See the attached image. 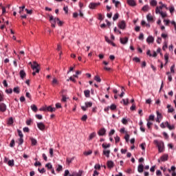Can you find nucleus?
<instances>
[{
    "mask_svg": "<svg viewBox=\"0 0 176 176\" xmlns=\"http://www.w3.org/2000/svg\"><path fill=\"white\" fill-rule=\"evenodd\" d=\"M25 12H27L28 14H32V10H28V9H25Z\"/></svg>",
    "mask_w": 176,
    "mask_h": 176,
    "instance_id": "4d7b16f0",
    "label": "nucleus"
},
{
    "mask_svg": "<svg viewBox=\"0 0 176 176\" xmlns=\"http://www.w3.org/2000/svg\"><path fill=\"white\" fill-rule=\"evenodd\" d=\"M164 60L166 61L165 65L168 63V54H164Z\"/></svg>",
    "mask_w": 176,
    "mask_h": 176,
    "instance_id": "c9c22d12",
    "label": "nucleus"
},
{
    "mask_svg": "<svg viewBox=\"0 0 176 176\" xmlns=\"http://www.w3.org/2000/svg\"><path fill=\"white\" fill-rule=\"evenodd\" d=\"M69 98H66L65 95H62V102H67V100H68Z\"/></svg>",
    "mask_w": 176,
    "mask_h": 176,
    "instance_id": "4c0bfd02",
    "label": "nucleus"
},
{
    "mask_svg": "<svg viewBox=\"0 0 176 176\" xmlns=\"http://www.w3.org/2000/svg\"><path fill=\"white\" fill-rule=\"evenodd\" d=\"M8 165L10 166V167H13L14 166V160H10L8 162Z\"/></svg>",
    "mask_w": 176,
    "mask_h": 176,
    "instance_id": "6ab92c4d",
    "label": "nucleus"
},
{
    "mask_svg": "<svg viewBox=\"0 0 176 176\" xmlns=\"http://www.w3.org/2000/svg\"><path fill=\"white\" fill-rule=\"evenodd\" d=\"M106 42H107V43H109L110 45H111L112 46H116V44H114V43H113L109 38H108L107 36L104 37Z\"/></svg>",
    "mask_w": 176,
    "mask_h": 176,
    "instance_id": "dca6fc26",
    "label": "nucleus"
},
{
    "mask_svg": "<svg viewBox=\"0 0 176 176\" xmlns=\"http://www.w3.org/2000/svg\"><path fill=\"white\" fill-rule=\"evenodd\" d=\"M32 69H33V71L36 74H39V64L34 61L33 65H32Z\"/></svg>",
    "mask_w": 176,
    "mask_h": 176,
    "instance_id": "20e7f679",
    "label": "nucleus"
},
{
    "mask_svg": "<svg viewBox=\"0 0 176 176\" xmlns=\"http://www.w3.org/2000/svg\"><path fill=\"white\" fill-rule=\"evenodd\" d=\"M102 153L106 157H109V155L111 154V150L104 148Z\"/></svg>",
    "mask_w": 176,
    "mask_h": 176,
    "instance_id": "1a4fd4ad",
    "label": "nucleus"
},
{
    "mask_svg": "<svg viewBox=\"0 0 176 176\" xmlns=\"http://www.w3.org/2000/svg\"><path fill=\"white\" fill-rule=\"evenodd\" d=\"M19 9H20V10H19V13L20 14H21V13H23V12H24V9H25V6H23L22 7H19Z\"/></svg>",
    "mask_w": 176,
    "mask_h": 176,
    "instance_id": "58836bf2",
    "label": "nucleus"
},
{
    "mask_svg": "<svg viewBox=\"0 0 176 176\" xmlns=\"http://www.w3.org/2000/svg\"><path fill=\"white\" fill-rule=\"evenodd\" d=\"M122 87V90H121V94H120V98H122V97H123V96H124V87Z\"/></svg>",
    "mask_w": 176,
    "mask_h": 176,
    "instance_id": "a19ab883",
    "label": "nucleus"
},
{
    "mask_svg": "<svg viewBox=\"0 0 176 176\" xmlns=\"http://www.w3.org/2000/svg\"><path fill=\"white\" fill-rule=\"evenodd\" d=\"M56 171H63V166L58 165V167L56 168Z\"/></svg>",
    "mask_w": 176,
    "mask_h": 176,
    "instance_id": "09e8293b",
    "label": "nucleus"
},
{
    "mask_svg": "<svg viewBox=\"0 0 176 176\" xmlns=\"http://www.w3.org/2000/svg\"><path fill=\"white\" fill-rule=\"evenodd\" d=\"M38 170L41 173V174H43V173H45V168H43L42 169L38 168Z\"/></svg>",
    "mask_w": 176,
    "mask_h": 176,
    "instance_id": "680f3d73",
    "label": "nucleus"
},
{
    "mask_svg": "<svg viewBox=\"0 0 176 176\" xmlns=\"http://www.w3.org/2000/svg\"><path fill=\"white\" fill-rule=\"evenodd\" d=\"M47 109V107H43L39 109V111H46Z\"/></svg>",
    "mask_w": 176,
    "mask_h": 176,
    "instance_id": "338daca9",
    "label": "nucleus"
},
{
    "mask_svg": "<svg viewBox=\"0 0 176 176\" xmlns=\"http://www.w3.org/2000/svg\"><path fill=\"white\" fill-rule=\"evenodd\" d=\"M111 111H115L116 109V104H112L110 107H109Z\"/></svg>",
    "mask_w": 176,
    "mask_h": 176,
    "instance_id": "ea45409f",
    "label": "nucleus"
},
{
    "mask_svg": "<svg viewBox=\"0 0 176 176\" xmlns=\"http://www.w3.org/2000/svg\"><path fill=\"white\" fill-rule=\"evenodd\" d=\"M133 61H135V63H140V59L138 57L133 58Z\"/></svg>",
    "mask_w": 176,
    "mask_h": 176,
    "instance_id": "0e129e2a",
    "label": "nucleus"
},
{
    "mask_svg": "<svg viewBox=\"0 0 176 176\" xmlns=\"http://www.w3.org/2000/svg\"><path fill=\"white\" fill-rule=\"evenodd\" d=\"M138 173H143V171H144V165L143 164H140L138 166Z\"/></svg>",
    "mask_w": 176,
    "mask_h": 176,
    "instance_id": "f3484780",
    "label": "nucleus"
},
{
    "mask_svg": "<svg viewBox=\"0 0 176 176\" xmlns=\"http://www.w3.org/2000/svg\"><path fill=\"white\" fill-rule=\"evenodd\" d=\"M95 137H96V132H94V133H91L89 136V138H88L89 141H91V140L93 138H94Z\"/></svg>",
    "mask_w": 176,
    "mask_h": 176,
    "instance_id": "393cba45",
    "label": "nucleus"
},
{
    "mask_svg": "<svg viewBox=\"0 0 176 176\" xmlns=\"http://www.w3.org/2000/svg\"><path fill=\"white\" fill-rule=\"evenodd\" d=\"M119 141H120V138H119V136H116L115 138V142H116V144H118V142H119Z\"/></svg>",
    "mask_w": 176,
    "mask_h": 176,
    "instance_id": "bf43d9fd",
    "label": "nucleus"
},
{
    "mask_svg": "<svg viewBox=\"0 0 176 176\" xmlns=\"http://www.w3.org/2000/svg\"><path fill=\"white\" fill-rule=\"evenodd\" d=\"M107 164V167H108L109 168H113V162H112V161H108Z\"/></svg>",
    "mask_w": 176,
    "mask_h": 176,
    "instance_id": "412c9836",
    "label": "nucleus"
},
{
    "mask_svg": "<svg viewBox=\"0 0 176 176\" xmlns=\"http://www.w3.org/2000/svg\"><path fill=\"white\" fill-rule=\"evenodd\" d=\"M17 131H18V134H19V136L20 137V138L24 137V135H23V132L21 131L18 129Z\"/></svg>",
    "mask_w": 176,
    "mask_h": 176,
    "instance_id": "c03bdc74",
    "label": "nucleus"
},
{
    "mask_svg": "<svg viewBox=\"0 0 176 176\" xmlns=\"http://www.w3.org/2000/svg\"><path fill=\"white\" fill-rule=\"evenodd\" d=\"M100 3H91L89 5V9H96L97 6H100Z\"/></svg>",
    "mask_w": 176,
    "mask_h": 176,
    "instance_id": "6e6552de",
    "label": "nucleus"
},
{
    "mask_svg": "<svg viewBox=\"0 0 176 176\" xmlns=\"http://www.w3.org/2000/svg\"><path fill=\"white\" fill-rule=\"evenodd\" d=\"M50 21L52 24V27L53 28H56V23H57V21H58V18L56 17H53V16H50Z\"/></svg>",
    "mask_w": 176,
    "mask_h": 176,
    "instance_id": "7ed1b4c3",
    "label": "nucleus"
},
{
    "mask_svg": "<svg viewBox=\"0 0 176 176\" xmlns=\"http://www.w3.org/2000/svg\"><path fill=\"white\" fill-rule=\"evenodd\" d=\"M145 145H146L145 143H142L140 144V146H141L142 151H145Z\"/></svg>",
    "mask_w": 176,
    "mask_h": 176,
    "instance_id": "774afa93",
    "label": "nucleus"
},
{
    "mask_svg": "<svg viewBox=\"0 0 176 176\" xmlns=\"http://www.w3.org/2000/svg\"><path fill=\"white\" fill-rule=\"evenodd\" d=\"M64 12H65L66 14H68V6H65L63 8Z\"/></svg>",
    "mask_w": 176,
    "mask_h": 176,
    "instance_id": "e2e57ef3",
    "label": "nucleus"
},
{
    "mask_svg": "<svg viewBox=\"0 0 176 176\" xmlns=\"http://www.w3.org/2000/svg\"><path fill=\"white\" fill-rule=\"evenodd\" d=\"M167 47H168L167 42H165L164 45L162 47V50H166V49H167Z\"/></svg>",
    "mask_w": 176,
    "mask_h": 176,
    "instance_id": "052dcab7",
    "label": "nucleus"
},
{
    "mask_svg": "<svg viewBox=\"0 0 176 176\" xmlns=\"http://www.w3.org/2000/svg\"><path fill=\"white\" fill-rule=\"evenodd\" d=\"M36 118L37 119H38L39 120H42L43 116H42V115H41V114H36Z\"/></svg>",
    "mask_w": 176,
    "mask_h": 176,
    "instance_id": "13d9d810",
    "label": "nucleus"
},
{
    "mask_svg": "<svg viewBox=\"0 0 176 176\" xmlns=\"http://www.w3.org/2000/svg\"><path fill=\"white\" fill-rule=\"evenodd\" d=\"M105 133H107V131L105 129L102 128L98 132V135H105Z\"/></svg>",
    "mask_w": 176,
    "mask_h": 176,
    "instance_id": "4468645a",
    "label": "nucleus"
},
{
    "mask_svg": "<svg viewBox=\"0 0 176 176\" xmlns=\"http://www.w3.org/2000/svg\"><path fill=\"white\" fill-rule=\"evenodd\" d=\"M84 94L87 98H89L90 97V90H89V89L85 90Z\"/></svg>",
    "mask_w": 176,
    "mask_h": 176,
    "instance_id": "a211bd4d",
    "label": "nucleus"
},
{
    "mask_svg": "<svg viewBox=\"0 0 176 176\" xmlns=\"http://www.w3.org/2000/svg\"><path fill=\"white\" fill-rule=\"evenodd\" d=\"M162 38H163V39H166V38H167V36H168L166 34L162 33L161 34Z\"/></svg>",
    "mask_w": 176,
    "mask_h": 176,
    "instance_id": "69168bd1",
    "label": "nucleus"
},
{
    "mask_svg": "<svg viewBox=\"0 0 176 176\" xmlns=\"http://www.w3.org/2000/svg\"><path fill=\"white\" fill-rule=\"evenodd\" d=\"M37 127L39 129V130L43 131V130H45V124H43V122H38L37 123Z\"/></svg>",
    "mask_w": 176,
    "mask_h": 176,
    "instance_id": "9d476101",
    "label": "nucleus"
},
{
    "mask_svg": "<svg viewBox=\"0 0 176 176\" xmlns=\"http://www.w3.org/2000/svg\"><path fill=\"white\" fill-rule=\"evenodd\" d=\"M8 124H13V118H10L8 119Z\"/></svg>",
    "mask_w": 176,
    "mask_h": 176,
    "instance_id": "49530a36",
    "label": "nucleus"
},
{
    "mask_svg": "<svg viewBox=\"0 0 176 176\" xmlns=\"http://www.w3.org/2000/svg\"><path fill=\"white\" fill-rule=\"evenodd\" d=\"M102 146L104 149H107V148H111V144H102Z\"/></svg>",
    "mask_w": 176,
    "mask_h": 176,
    "instance_id": "f704fd0d",
    "label": "nucleus"
},
{
    "mask_svg": "<svg viewBox=\"0 0 176 176\" xmlns=\"http://www.w3.org/2000/svg\"><path fill=\"white\" fill-rule=\"evenodd\" d=\"M120 43H122V45H126V43H127V42H129V38L125 37V38H121L120 39Z\"/></svg>",
    "mask_w": 176,
    "mask_h": 176,
    "instance_id": "ddd939ff",
    "label": "nucleus"
},
{
    "mask_svg": "<svg viewBox=\"0 0 176 176\" xmlns=\"http://www.w3.org/2000/svg\"><path fill=\"white\" fill-rule=\"evenodd\" d=\"M74 159H75L74 157H72L71 159L67 158L66 163H67V164H71V163H72V161L74 160Z\"/></svg>",
    "mask_w": 176,
    "mask_h": 176,
    "instance_id": "473e14b6",
    "label": "nucleus"
},
{
    "mask_svg": "<svg viewBox=\"0 0 176 176\" xmlns=\"http://www.w3.org/2000/svg\"><path fill=\"white\" fill-rule=\"evenodd\" d=\"M10 148H13L14 146V139H12L10 143Z\"/></svg>",
    "mask_w": 176,
    "mask_h": 176,
    "instance_id": "de8ad7c7",
    "label": "nucleus"
},
{
    "mask_svg": "<svg viewBox=\"0 0 176 176\" xmlns=\"http://www.w3.org/2000/svg\"><path fill=\"white\" fill-rule=\"evenodd\" d=\"M168 160V155L164 154L162 156H161L160 159L157 160L158 163H160V162H167Z\"/></svg>",
    "mask_w": 176,
    "mask_h": 176,
    "instance_id": "423d86ee",
    "label": "nucleus"
},
{
    "mask_svg": "<svg viewBox=\"0 0 176 176\" xmlns=\"http://www.w3.org/2000/svg\"><path fill=\"white\" fill-rule=\"evenodd\" d=\"M19 141V145H23V142H24V139H23V138H20Z\"/></svg>",
    "mask_w": 176,
    "mask_h": 176,
    "instance_id": "3c124183",
    "label": "nucleus"
},
{
    "mask_svg": "<svg viewBox=\"0 0 176 176\" xmlns=\"http://www.w3.org/2000/svg\"><path fill=\"white\" fill-rule=\"evenodd\" d=\"M146 19L148 21H153V17L152 16V15L151 14H148L146 15Z\"/></svg>",
    "mask_w": 176,
    "mask_h": 176,
    "instance_id": "b1692460",
    "label": "nucleus"
},
{
    "mask_svg": "<svg viewBox=\"0 0 176 176\" xmlns=\"http://www.w3.org/2000/svg\"><path fill=\"white\" fill-rule=\"evenodd\" d=\"M147 43H153L155 42V38L152 36H148L146 38Z\"/></svg>",
    "mask_w": 176,
    "mask_h": 176,
    "instance_id": "f8f14e48",
    "label": "nucleus"
},
{
    "mask_svg": "<svg viewBox=\"0 0 176 176\" xmlns=\"http://www.w3.org/2000/svg\"><path fill=\"white\" fill-rule=\"evenodd\" d=\"M0 111L1 112L6 111V104H5V103H0Z\"/></svg>",
    "mask_w": 176,
    "mask_h": 176,
    "instance_id": "9b49d317",
    "label": "nucleus"
},
{
    "mask_svg": "<svg viewBox=\"0 0 176 176\" xmlns=\"http://www.w3.org/2000/svg\"><path fill=\"white\" fill-rule=\"evenodd\" d=\"M127 3L130 6H135V1L134 0H127Z\"/></svg>",
    "mask_w": 176,
    "mask_h": 176,
    "instance_id": "5701e85b",
    "label": "nucleus"
},
{
    "mask_svg": "<svg viewBox=\"0 0 176 176\" xmlns=\"http://www.w3.org/2000/svg\"><path fill=\"white\" fill-rule=\"evenodd\" d=\"M19 75L21 78V79H24V77H25V72H24V70H21L20 72H19Z\"/></svg>",
    "mask_w": 176,
    "mask_h": 176,
    "instance_id": "aec40b11",
    "label": "nucleus"
},
{
    "mask_svg": "<svg viewBox=\"0 0 176 176\" xmlns=\"http://www.w3.org/2000/svg\"><path fill=\"white\" fill-rule=\"evenodd\" d=\"M81 120H82L83 122H85V120H87V115L82 116Z\"/></svg>",
    "mask_w": 176,
    "mask_h": 176,
    "instance_id": "5fc2aeb1",
    "label": "nucleus"
},
{
    "mask_svg": "<svg viewBox=\"0 0 176 176\" xmlns=\"http://www.w3.org/2000/svg\"><path fill=\"white\" fill-rule=\"evenodd\" d=\"M150 4L151 6H156L157 5V1H156V0H151Z\"/></svg>",
    "mask_w": 176,
    "mask_h": 176,
    "instance_id": "7c9ffc66",
    "label": "nucleus"
},
{
    "mask_svg": "<svg viewBox=\"0 0 176 176\" xmlns=\"http://www.w3.org/2000/svg\"><path fill=\"white\" fill-rule=\"evenodd\" d=\"M154 144L157 145L158 148V151L160 153H162V152H164V143L162 141H158V140H154Z\"/></svg>",
    "mask_w": 176,
    "mask_h": 176,
    "instance_id": "f257e3e1",
    "label": "nucleus"
},
{
    "mask_svg": "<svg viewBox=\"0 0 176 176\" xmlns=\"http://www.w3.org/2000/svg\"><path fill=\"white\" fill-rule=\"evenodd\" d=\"M85 107L87 108H91V107H93V102H85Z\"/></svg>",
    "mask_w": 176,
    "mask_h": 176,
    "instance_id": "c756f323",
    "label": "nucleus"
},
{
    "mask_svg": "<svg viewBox=\"0 0 176 176\" xmlns=\"http://www.w3.org/2000/svg\"><path fill=\"white\" fill-rule=\"evenodd\" d=\"M113 3L115 4L116 8H118L120 4V1L116 0H112Z\"/></svg>",
    "mask_w": 176,
    "mask_h": 176,
    "instance_id": "72a5a7b5",
    "label": "nucleus"
},
{
    "mask_svg": "<svg viewBox=\"0 0 176 176\" xmlns=\"http://www.w3.org/2000/svg\"><path fill=\"white\" fill-rule=\"evenodd\" d=\"M157 118H158V119H162L163 118V116H162V113L159 111H157Z\"/></svg>",
    "mask_w": 176,
    "mask_h": 176,
    "instance_id": "37998d69",
    "label": "nucleus"
},
{
    "mask_svg": "<svg viewBox=\"0 0 176 176\" xmlns=\"http://www.w3.org/2000/svg\"><path fill=\"white\" fill-rule=\"evenodd\" d=\"M122 102H123L124 105H127L129 104V99L128 98L126 100L122 99Z\"/></svg>",
    "mask_w": 176,
    "mask_h": 176,
    "instance_id": "6e6d98bb",
    "label": "nucleus"
},
{
    "mask_svg": "<svg viewBox=\"0 0 176 176\" xmlns=\"http://www.w3.org/2000/svg\"><path fill=\"white\" fill-rule=\"evenodd\" d=\"M122 124H127V123H128L127 119L122 118Z\"/></svg>",
    "mask_w": 176,
    "mask_h": 176,
    "instance_id": "603ef678",
    "label": "nucleus"
},
{
    "mask_svg": "<svg viewBox=\"0 0 176 176\" xmlns=\"http://www.w3.org/2000/svg\"><path fill=\"white\" fill-rule=\"evenodd\" d=\"M83 172L82 170H80L78 173L73 172L72 174H69V170H65L64 176H82V174Z\"/></svg>",
    "mask_w": 176,
    "mask_h": 176,
    "instance_id": "f03ea898",
    "label": "nucleus"
},
{
    "mask_svg": "<svg viewBox=\"0 0 176 176\" xmlns=\"http://www.w3.org/2000/svg\"><path fill=\"white\" fill-rule=\"evenodd\" d=\"M47 111L48 112H54V111H56V108L52 107V106H49L48 107H47Z\"/></svg>",
    "mask_w": 176,
    "mask_h": 176,
    "instance_id": "4be33fe9",
    "label": "nucleus"
},
{
    "mask_svg": "<svg viewBox=\"0 0 176 176\" xmlns=\"http://www.w3.org/2000/svg\"><path fill=\"white\" fill-rule=\"evenodd\" d=\"M6 93H7V94H12L13 93V89H6Z\"/></svg>",
    "mask_w": 176,
    "mask_h": 176,
    "instance_id": "a18cd8bd",
    "label": "nucleus"
},
{
    "mask_svg": "<svg viewBox=\"0 0 176 176\" xmlns=\"http://www.w3.org/2000/svg\"><path fill=\"white\" fill-rule=\"evenodd\" d=\"M14 93L19 94L20 93V88L19 87H16L13 89Z\"/></svg>",
    "mask_w": 176,
    "mask_h": 176,
    "instance_id": "c85d7f7f",
    "label": "nucleus"
},
{
    "mask_svg": "<svg viewBox=\"0 0 176 176\" xmlns=\"http://www.w3.org/2000/svg\"><path fill=\"white\" fill-rule=\"evenodd\" d=\"M167 127H168V130H174V129H175L174 125H170V124L168 125Z\"/></svg>",
    "mask_w": 176,
    "mask_h": 176,
    "instance_id": "864d4df0",
    "label": "nucleus"
},
{
    "mask_svg": "<svg viewBox=\"0 0 176 176\" xmlns=\"http://www.w3.org/2000/svg\"><path fill=\"white\" fill-rule=\"evenodd\" d=\"M118 19H119V14L116 13L113 16V21H116V20H118Z\"/></svg>",
    "mask_w": 176,
    "mask_h": 176,
    "instance_id": "e433bc0d",
    "label": "nucleus"
},
{
    "mask_svg": "<svg viewBox=\"0 0 176 176\" xmlns=\"http://www.w3.org/2000/svg\"><path fill=\"white\" fill-rule=\"evenodd\" d=\"M94 80H96V82H98L100 83V82H101V78L98 76H95Z\"/></svg>",
    "mask_w": 176,
    "mask_h": 176,
    "instance_id": "79ce46f5",
    "label": "nucleus"
},
{
    "mask_svg": "<svg viewBox=\"0 0 176 176\" xmlns=\"http://www.w3.org/2000/svg\"><path fill=\"white\" fill-rule=\"evenodd\" d=\"M118 28L120 30H126V21H121L118 23Z\"/></svg>",
    "mask_w": 176,
    "mask_h": 176,
    "instance_id": "0eeeda50",
    "label": "nucleus"
},
{
    "mask_svg": "<svg viewBox=\"0 0 176 176\" xmlns=\"http://www.w3.org/2000/svg\"><path fill=\"white\" fill-rule=\"evenodd\" d=\"M155 13H156V14H160L162 16V19H164V17H167V14L166 12H163V11L159 10V7H156Z\"/></svg>",
    "mask_w": 176,
    "mask_h": 176,
    "instance_id": "39448f33",
    "label": "nucleus"
},
{
    "mask_svg": "<svg viewBox=\"0 0 176 176\" xmlns=\"http://www.w3.org/2000/svg\"><path fill=\"white\" fill-rule=\"evenodd\" d=\"M138 39H140V41H144V34L143 33H140Z\"/></svg>",
    "mask_w": 176,
    "mask_h": 176,
    "instance_id": "8fccbe9b",
    "label": "nucleus"
},
{
    "mask_svg": "<svg viewBox=\"0 0 176 176\" xmlns=\"http://www.w3.org/2000/svg\"><path fill=\"white\" fill-rule=\"evenodd\" d=\"M30 108L33 111V112H36V111H38V107H36V105L35 104H32L30 106Z\"/></svg>",
    "mask_w": 176,
    "mask_h": 176,
    "instance_id": "a878e982",
    "label": "nucleus"
},
{
    "mask_svg": "<svg viewBox=\"0 0 176 176\" xmlns=\"http://www.w3.org/2000/svg\"><path fill=\"white\" fill-rule=\"evenodd\" d=\"M91 153H93V151L89 150L88 151H85L83 153V155H85V156H89V155H91Z\"/></svg>",
    "mask_w": 176,
    "mask_h": 176,
    "instance_id": "bb28decb",
    "label": "nucleus"
},
{
    "mask_svg": "<svg viewBox=\"0 0 176 176\" xmlns=\"http://www.w3.org/2000/svg\"><path fill=\"white\" fill-rule=\"evenodd\" d=\"M142 10H143L144 12H148L149 10V6L146 5L143 6V8H142Z\"/></svg>",
    "mask_w": 176,
    "mask_h": 176,
    "instance_id": "2f4dec72",
    "label": "nucleus"
},
{
    "mask_svg": "<svg viewBox=\"0 0 176 176\" xmlns=\"http://www.w3.org/2000/svg\"><path fill=\"white\" fill-rule=\"evenodd\" d=\"M45 167L47 168V170H52L53 168V165H52L51 163H47L45 164Z\"/></svg>",
    "mask_w": 176,
    "mask_h": 176,
    "instance_id": "cd10ccee",
    "label": "nucleus"
},
{
    "mask_svg": "<svg viewBox=\"0 0 176 176\" xmlns=\"http://www.w3.org/2000/svg\"><path fill=\"white\" fill-rule=\"evenodd\" d=\"M30 140L32 142V146H35V145H36V144H38V141H36V139H35L34 138H30Z\"/></svg>",
    "mask_w": 176,
    "mask_h": 176,
    "instance_id": "2eb2a0df",
    "label": "nucleus"
}]
</instances>
